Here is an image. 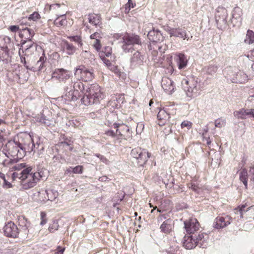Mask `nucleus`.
I'll list each match as a JSON object with an SVG mask.
<instances>
[{
    "mask_svg": "<svg viewBox=\"0 0 254 254\" xmlns=\"http://www.w3.org/2000/svg\"><path fill=\"white\" fill-rule=\"evenodd\" d=\"M185 228L189 234H194L199 228V224L196 219L190 218L184 222Z\"/></svg>",
    "mask_w": 254,
    "mask_h": 254,
    "instance_id": "nucleus-15",
    "label": "nucleus"
},
{
    "mask_svg": "<svg viewBox=\"0 0 254 254\" xmlns=\"http://www.w3.org/2000/svg\"><path fill=\"white\" fill-rule=\"evenodd\" d=\"M95 156L99 158L103 162L106 163L108 161L104 156L100 154H96Z\"/></svg>",
    "mask_w": 254,
    "mask_h": 254,
    "instance_id": "nucleus-63",
    "label": "nucleus"
},
{
    "mask_svg": "<svg viewBox=\"0 0 254 254\" xmlns=\"http://www.w3.org/2000/svg\"><path fill=\"white\" fill-rule=\"evenodd\" d=\"M81 55L82 57L85 59H88L90 61L95 60V56L90 51H83L81 52Z\"/></svg>",
    "mask_w": 254,
    "mask_h": 254,
    "instance_id": "nucleus-45",
    "label": "nucleus"
},
{
    "mask_svg": "<svg viewBox=\"0 0 254 254\" xmlns=\"http://www.w3.org/2000/svg\"><path fill=\"white\" fill-rule=\"evenodd\" d=\"M103 98L100 87L97 84H92L88 88L81 99V102L86 106L99 103Z\"/></svg>",
    "mask_w": 254,
    "mask_h": 254,
    "instance_id": "nucleus-2",
    "label": "nucleus"
},
{
    "mask_svg": "<svg viewBox=\"0 0 254 254\" xmlns=\"http://www.w3.org/2000/svg\"><path fill=\"white\" fill-rule=\"evenodd\" d=\"M65 249L64 248H62L60 246H58L57 247V254H63Z\"/></svg>",
    "mask_w": 254,
    "mask_h": 254,
    "instance_id": "nucleus-64",
    "label": "nucleus"
},
{
    "mask_svg": "<svg viewBox=\"0 0 254 254\" xmlns=\"http://www.w3.org/2000/svg\"><path fill=\"white\" fill-rule=\"evenodd\" d=\"M24 40L21 44V48L19 50V55L22 53H25V55L29 54L31 55L32 53L35 51L36 49L37 45L31 39H26Z\"/></svg>",
    "mask_w": 254,
    "mask_h": 254,
    "instance_id": "nucleus-13",
    "label": "nucleus"
},
{
    "mask_svg": "<svg viewBox=\"0 0 254 254\" xmlns=\"http://www.w3.org/2000/svg\"><path fill=\"white\" fill-rule=\"evenodd\" d=\"M3 150L6 151L5 154H8L16 159H21L24 156L20 154L21 148L18 143L17 138H14L13 140L8 141L5 145Z\"/></svg>",
    "mask_w": 254,
    "mask_h": 254,
    "instance_id": "nucleus-7",
    "label": "nucleus"
},
{
    "mask_svg": "<svg viewBox=\"0 0 254 254\" xmlns=\"http://www.w3.org/2000/svg\"><path fill=\"white\" fill-rule=\"evenodd\" d=\"M62 46L66 51V54L68 55H73L76 50L75 47L67 41H64L62 43Z\"/></svg>",
    "mask_w": 254,
    "mask_h": 254,
    "instance_id": "nucleus-37",
    "label": "nucleus"
},
{
    "mask_svg": "<svg viewBox=\"0 0 254 254\" xmlns=\"http://www.w3.org/2000/svg\"><path fill=\"white\" fill-rule=\"evenodd\" d=\"M73 88L74 91L77 92L76 96L77 99L78 97L81 96L80 92L84 95L86 91L84 90V85L81 81L77 80L76 81H73Z\"/></svg>",
    "mask_w": 254,
    "mask_h": 254,
    "instance_id": "nucleus-30",
    "label": "nucleus"
},
{
    "mask_svg": "<svg viewBox=\"0 0 254 254\" xmlns=\"http://www.w3.org/2000/svg\"><path fill=\"white\" fill-rule=\"evenodd\" d=\"M30 55V54H28V55H25V53L23 54L22 52H21V54L19 55V56L20 57L21 62L24 64V66L26 68H27V66L28 65H30V64H31V63H30V61L29 60V58H30V59H34V57H29Z\"/></svg>",
    "mask_w": 254,
    "mask_h": 254,
    "instance_id": "nucleus-40",
    "label": "nucleus"
},
{
    "mask_svg": "<svg viewBox=\"0 0 254 254\" xmlns=\"http://www.w3.org/2000/svg\"><path fill=\"white\" fill-rule=\"evenodd\" d=\"M35 120L36 122L41 124H44L49 126L51 125V121L44 114V112L40 113L36 116Z\"/></svg>",
    "mask_w": 254,
    "mask_h": 254,
    "instance_id": "nucleus-39",
    "label": "nucleus"
},
{
    "mask_svg": "<svg viewBox=\"0 0 254 254\" xmlns=\"http://www.w3.org/2000/svg\"><path fill=\"white\" fill-rule=\"evenodd\" d=\"M89 22L94 25H100L101 24V18L100 15L95 14L88 15Z\"/></svg>",
    "mask_w": 254,
    "mask_h": 254,
    "instance_id": "nucleus-38",
    "label": "nucleus"
},
{
    "mask_svg": "<svg viewBox=\"0 0 254 254\" xmlns=\"http://www.w3.org/2000/svg\"><path fill=\"white\" fill-rule=\"evenodd\" d=\"M72 171L73 174H82L83 172V167L82 166H77L75 167H72Z\"/></svg>",
    "mask_w": 254,
    "mask_h": 254,
    "instance_id": "nucleus-54",
    "label": "nucleus"
},
{
    "mask_svg": "<svg viewBox=\"0 0 254 254\" xmlns=\"http://www.w3.org/2000/svg\"><path fill=\"white\" fill-rule=\"evenodd\" d=\"M71 72L64 68H57L53 72L52 78L59 80L60 82L65 83L71 76Z\"/></svg>",
    "mask_w": 254,
    "mask_h": 254,
    "instance_id": "nucleus-12",
    "label": "nucleus"
},
{
    "mask_svg": "<svg viewBox=\"0 0 254 254\" xmlns=\"http://www.w3.org/2000/svg\"><path fill=\"white\" fill-rule=\"evenodd\" d=\"M67 38L70 40V41L74 42L80 47H81L83 45L82 40L80 36L75 35L73 36H68L67 37Z\"/></svg>",
    "mask_w": 254,
    "mask_h": 254,
    "instance_id": "nucleus-44",
    "label": "nucleus"
},
{
    "mask_svg": "<svg viewBox=\"0 0 254 254\" xmlns=\"http://www.w3.org/2000/svg\"><path fill=\"white\" fill-rule=\"evenodd\" d=\"M105 56L106 57H109L112 54V48L109 46H107L104 48V51Z\"/></svg>",
    "mask_w": 254,
    "mask_h": 254,
    "instance_id": "nucleus-56",
    "label": "nucleus"
},
{
    "mask_svg": "<svg viewBox=\"0 0 254 254\" xmlns=\"http://www.w3.org/2000/svg\"><path fill=\"white\" fill-rule=\"evenodd\" d=\"M25 167L24 163H20L13 165L11 169L12 171H16V172H20L21 170Z\"/></svg>",
    "mask_w": 254,
    "mask_h": 254,
    "instance_id": "nucleus-51",
    "label": "nucleus"
},
{
    "mask_svg": "<svg viewBox=\"0 0 254 254\" xmlns=\"http://www.w3.org/2000/svg\"><path fill=\"white\" fill-rule=\"evenodd\" d=\"M59 228L58 222L55 220L50 225L49 227V230L50 232L53 233L55 231L57 230Z\"/></svg>",
    "mask_w": 254,
    "mask_h": 254,
    "instance_id": "nucleus-47",
    "label": "nucleus"
},
{
    "mask_svg": "<svg viewBox=\"0 0 254 254\" xmlns=\"http://www.w3.org/2000/svg\"><path fill=\"white\" fill-rule=\"evenodd\" d=\"M31 171L32 169L28 167L20 172H15L12 175V178L13 180L20 179L22 189L28 190L34 187L43 178V173L42 171L33 173Z\"/></svg>",
    "mask_w": 254,
    "mask_h": 254,
    "instance_id": "nucleus-1",
    "label": "nucleus"
},
{
    "mask_svg": "<svg viewBox=\"0 0 254 254\" xmlns=\"http://www.w3.org/2000/svg\"><path fill=\"white\" fill-rule=\"evenodd\" d=\"M57 18L54 21V24L58 27H64L67 25V21L66 14L57 16Z\"/></svg>",
    "mask_w": 254,
    "mask_h": 254,
    "instance_id": "nucleus-35",
    "label": "nucleus"
},
{
    "mask_svg": "<svg viewBox=\"0 0 254 254\" xmlns=\"http://www.w3.org/2000/svg\"><path fill=\"white\" fill-rule=\"evenodd\" d=\"M123 42L127 43L132 46L141 45V41L139 36L135 34H127L123 37Z\"/></svg>",
    "mask_w": 254,
    "mask_h": 254,
    "instance_id": "nucleus-21",
    "label": "nucleus"
},
{
    "mask_svg": "<svg viewBox=\"0 0 254 254\" xmlns=\"http://www.w3.org/2000/svg\"><path fill=\"white\" fill-rule=\"evenodd\" d=\"M187 95L190 97L196 96L198 95L199 87L197 81L193 77H186L182 81Z\"/></svg>",
    "mask_w": 254,
    "mask_h": 254,
    "instance_id": "nucleus-5",
    "label": "nucleus"
},
{
    "mask_svg": "<svg viewBox=\"0 0 254 254\" xmlns=\"http://www.w3.org/2000/svg\"><path fill=\"white\" fill-rule=\"evenodd\" d=\"M23 33H20V36H22V35H25L27 37L25 38L26 39H31V38L34 35L35 33L33 29L28 28L27 27L24 28L23 29Z\"/></svg>",
    "mask_w": 254,
    "mask_h": 254,
    "instance_id": "nucleus-43",
    "label": "nucleus"
},
{
    "mask_svg": "<svg viewBox=\"0 0 254 254\" xmlns=\"http://www.w3.org/2000/svg\"><path fill=\"white\" fill-rule=\"evenodd\" d=\"M225 120L218 119L215 121V126L217 127L221 128L225 126Z\"/></svg>",
    "mask_w": 254,
    "mask_h": 254,
    "instance_id": "nucleus-52",
    "label": "nucleus"
},
{
    "mask_svg": "<svg viewBox=\"0 0 254 254\" xmlns=\"http://www.w3.org/2000/svg\"><path fill=\"white\" fill-rule=\"evenodd\" d=\"M234 116L238 119H246L247 117L254 119V109H242L234 112Z\"/></svg>",
    "mask_w": 254,
    "mask_h": 254,
    "instance_id": "nucleus-17",
    "label": "nucleus"
},
{
    "mask_svg": "<svg viewBox=\"0 0 254 254\" xmlns=\"http://www.w3.org/2000/svg\"><path fill=\"white\" fill-rule=\"evenodd\" d=\"M173 30L171 37L179 38L184 40L188 38V35L185 30L178 27L175 28Z\"/></svg>",
    "mask_w": 254,
    "mask_h": 254,
    "instance_id": "nucleus-33",
    "label": "nucleus"
},
{
    "mask_svg": "<svg viewBox=\"0 0 254 254\" xmlns=\"http://www.w3.org/2000/svg\"><path fill=\"white\" fill-rule=\"evenodd\" d=\"M18 143L19 145L21 150L20 154L24 156L26 153H31L34 151L35 145L33 142V139L31 136L26 134H22L18 135L17 137Z\"/></svg>",
    "mask_w": 254,
    "mask_h": 254,
    "instance_id": "nucleus-4",
    "label": "nucleus"
},
{
    "mask_svg": "<svg viewBox=\"0 0 254 254\" xmlns=\"http://www.w3.org/2000/svg\"><path fill=\"white\" fill-rule=\"evenodd\" d=\"M202 138H203V141H206V144L208 146H209L211 144V140H210V137H207L205 135H204V133H202Z\"/></svg>",
    "mask_w": 254,
    "mask_h": 254,
    "instance_id": "nucleus-59",
    "label": "nucleus"
},
{
    "mask_svg": "<svg viewBox=\"0 0 254 254\" xmlns=\"http://www.w3.org/2000/svg\"><path fill=\"white\" fill-rule=\"evenodd\" d=\"M162 87L168 94H171L174 90V82L168 77H164L162 80Z\"/></svg>",
    "mask_w": 254,
    "mask_h": 254,
    "instance_id": "nucleus-23",
    "label": "nucleus"
},
{
    "mask_svg": "<svg viewBox=\"0 0 254 254\" xmlns=\"http://www.w3.org/2000/svg\"><path fill=\"white\" fill-rule=\"evenodd\" d=\"M217 70V66L215 64L209 65L206 70V72L209 74L215 73Z\"/></svg>",
    "mask_w": 254,
    "mask_h": 254,
    "instance_id": "nucleus-49",
    "label": "nucleus"
},
{
    "mask_svg": "<svg viewBox=\"0 0 254 254\" xmlns=\"http://www.w3.org/2000/svg\"><path fill=\"white\" fill-rule=\"evenodd\" d=\"M170 118L169 114L167 112V108L160 109L157 115L158 125L160 126L164 125Z\"/></svg>",
    "mask_w": 254,
    "mask_h": 254,
    "instance_id": "nucleus-24",
    "label": "nucleus"
},
{
    "mask_svg": "<svg viewBox=\"0 0 254 254\" xmlns=\"http://www.w3.org/2000/svg\"><path fill=\"white\" fill-rule=\"evenodd\" d=\"M41 18L40 15L38 12L35 11L32 14H30L28 17L29 20H32L36 21Z\"/></svg>",
    "mask_w": 254,
    "mask_h": 254,
    "instance_id": "nucleus-48",
    "label": "nucleus"
},
{
    "mask_svg": "<svg viewBox=\"0 0 254 254\" xmlns=\"http://www.w3.org/2000/svg\"><path fill=\"white\" fill-rule=\"evenodd\" d=\"M174 227V223L172 219H167L165 220L160 227L161 232L165 234L170 233Z\"/></svg>",
    "mask_w": 254,
    "mask_h": 254,
    "instance_id": "nucleus-25",
    "label": "nucleus"
},
{
    "mask_svg": "<svg viewBox=\"0 0 254 254\" xmlns=\"http://www.w3.org/2000/svg\"><path fill=\"white\" fill-rule=\"evenodd\" d=\"M80 71L81 78L85 82L92 81L94 78V70L93 68H88L82 66L77 69L76 71Z\"/></svg>",
    "mask_w": 254,
    "mask_h": 254,
    "instance_id": "nucleus-16",
    "label": "nucleus"
},
{
    "mask_svg": "<svg viewBox=\"0 0 254 254\" xmlns=\"http://www.w3.org/2000/svg\"><path fill=\"white\" fill-rule=\"evenodd\" d=\"M175 59L180 69L184 68L186 67L188 63V60L187 57L184 54L180 53L176 55Z\"/></svg>",
    "mask_w": 254,
    "mask_h": 254,
    "instance_id": "nucleus-29",
    "label": "nucleus"
},
{
    "mask_svg": "<svg viewBox=\"0 0 254 254\" xmlns=\"http://www.w3.org/2000/svg\"><path fill=\"white\" fill-rule=\"evenodd\" d=\"M123 45L122 46V49L125 53H130L132 52V51L134 50L133 48V46L131 45L126 43V42H123Z\"/></svg>",
    "mask_w": 254,
    "mask_h": 254,
    "instance_id": "nucleus-46",
    "label": "nucleus"
},
{
    "mask_svg": "<svg viewBox=\"0 0 254 254\" xmlns=\"http://www.w3.org/2000/svg\"><path fill=\"white\" fill-rule=\"evenodd\" d=\"M3 181L4 182L3 184V186L4 187L6 188H10L12 187L11 184L8 181H7L5 179L3 180Z\"/></svg>",
    "mask_w": 254,
    "mask_h": 254,
    "instance_id": "nucleus-62",
    "label": "nucleus"
},
{
    "mask_svg": "<svg viewBox=\"0 0 254 254\" xmlns=\"http://www.w3.org/2000/svg\"><path fill=\"white\" fill-rule=\"evenodd\" d=\"M46 214L44 212H41V221L40 222V224L41 225H44L47 223V219H46Z\"/></svg>",
    "mask_w": 254,
    "mask_h": 254,
    "instance_id": "nucleus-58",
    "label": "nucleus"
},
{
    "mask_svg": "<svg viewBox=\"0 0 254 254\" xmlns=\"http://www.w3.org/2000/svg\"><path fill=\"white\" fill-rule=\"evenodd\" d=\"M18 225L20 227L19 232H22L24 235H28L29 230L28 228L30 226V223L27 221V219L23 216H19L18 218Z\"/></svg>",
    "mask_w": 254,
    "mask_h": 254,
    "instance_id": "nucleus-22",
    "label": "nucleus"
},
{
    "mask_svg": "<svg viewBox=\"0 0 254 254\" xmlns=\"http://www.w3.org/2000/svg\"><path fill=\"white\" fill-rule=\"evenodd\" d=\"M147 37L151 42L155 43L161 42L164 40V37L158 30L153 29L150 30L148 33Z\"/></svg>",
    "mask_w": 254,
    "mask_h": 254,
    "instance_id": "nucleus-19",
    "label": "nucleus"
},
{
    "mask_svg": "<svg viewBox=\"0 0 254 254\" xmlns=\"http://www.w3.org/2000/svg\"><path fill=\"white\" fill-rule=\"evenodd\" d=\"M253 206H249L247 203L242 204L238 206V208L235 209V213L240 215V218H243L244 214L247 211L250 210Z\"/></svg>",
    "mask_w": 254,
    "mask_h": 254,
    "instance_id": "nucleus-34",
    "label": "nucleus"
},
{
    "mask_svg": "<svg viewBox=\"0 0 254 254\" xmlns=\"http://www.w3.org/2000/svg\"><path fill=\"white\" fill-rule=\"evenodd\" d=\"M191 127V123L189 121H184L181 124L182 128L186 127L187 129H189Z\"/></svg>",
    "mask_w": 254,
    "mask_h": 254,
    "instance_id": "nucleus-57",
    "label": "nucleus"
},
{
    "mask_svg": "<svg viewBox=\"0 0 254 254\" xmlns=\"http://www.w3.org/2000/svg\"><path fill=\"white\" fill-rule=\"evenodd\" d=\"M41 194L44 195V198L42 200L53 201L57 197L58 193L57 191H54L53 190H41Z\"/></svg>",
    "mask_w": 254,
    "mask_h": 254,
    "instance_id": "nucleus-28",
    "label": "nucleus"
},
{
    "mask_svg": "<svg viewBox=\"0 0 254 254\" xmlns=\"http://www.w3.org/2000/svg\"><path fill=\"white\" fill-rule=\"evenodd\" d=\"M254 183V166L250 167L249 172L246 168L242 169L239 173V179L245 186V189L248 188V180Z\"/></svg>",
    "mask_w": 254,
    "mask_h": 254,
    "instance_id": "nucleus-11",
    "label": "nucleus"
},
{
    "mask_svg": "<svg viewBox=\"0 0 254 254\" xmlns=\"http://www.w3.org/2000/svg\"><path fill=\"white\" fill-rule=\"evenodd\" d=\"M215 17L217 28L221 30L225 29L227 26V9L222 6L218 7L215 10Z\"/></svg>",
    "mask_w": 254,
    "mask_h": 254,
    "instance_id": "nucleus-6",
    "label": "nucleus"
},
{
    "mask_svg": "<svg viewBox=\"0 0 254 254\" xmlns=\"http://www.w3.org/2000/svg\"><path fill=\"white\" fill-rule=\"evenodd\" d=\"M113 126L115 128H116V132H115L112 130H108L105 132V134L114 138L116 142L120 143L122 139L127 140L131 137V132L127 126L114 123Z\"/></svg>",
    "mask_w": 254,
    "mask_h": 254,
    "instance_id": "nucleus-3",
    "label": "nucleus"
},
{
    "mask_svg": "<svg viewBox=\"0 0 254 254\" xmlns=\"http://www.w3.org/2000/svg\"><path fill=\"white\" fill-rule=\"evenodd\" d=\"M46 60L47 58L43 54L39 58V60L35 62V64L31 63L30 65H28L27 66V69L34 71H40L42 69Z\"/></svg>",
    "mask_w": 254,
    "mask_h": 254,
    "instance_id": "nucleus-20",
    "label": "nucleus"
},
{
    "mask_svg": "<svg viewBox=\"0 0 254 254\" xmlns=\"http://www.w3.org/2000/svg\"><path fill=\"white\" fill-rule=\"evenodd\" d=\"M208 236L206 234L204 235L203 233L199 234L198 236H196V246L202 248H206L207 246L206 238Z\"/></svg>",
    "mask_w": 254,
    "mask_h": 254,
    "instance_id": "nucleus-31",
    "label": "nucleus"
},
{
    "mask_svg": "<svg viewBox=\"0 0 254 254\" xmlns=\"http://www.w3.org/2000/svg\"><path fill=\"white\" fill-rule=\"evenodd\" d=\"M102 60L104 63V64L111 70L114 71L116 73H118V68L116 66L113 65L110 61L107 59L106 58L103 57L102 58Z\"/></svg>",
    "mask_w": 254,
    "mask_h": 254,
    "instance_id": "nucleus-42",
    "label": "nucleus"
},
{
    "mask_svg": "<svg viewBox=\"0 0 254 254\" xmlns=\"http://www.w3.org/2000/svg\"><path fill=\"white\" fill-rule=\"evenodd\" d=\"M248 80V76L243 71H240L238 72L235 77L232 79V81L235 83H244Z\"/></svg>",
    "mask_w": 254,
    "mask_h": 254,
    "instance_id": "nucleus-32",
    "label": "nucleus"
},
{
    "mask_svg": "<svg viewBox=\"0 0 254 254\" xmlns=\"http://www.w3.org/2000/svg\"><path fill=\"white\" fill-rule=\"evenodd\" d=\"M63 88L64 91L63 97H64L65 100L67 101L77 100L76 96L77 92L74 90L72 81L64 83Z\"/></svg>",
    "mask_w": 254,
    "mask_h": 254,
    "instance_id": "nucleus-9",
    "label": "nucleus"
},
{
    "mask_svg": "<svg viewBox=\"0 0 254 254\" xmlns=\"http://www.w3.org/2000/svg\"><path fill=\"white\" fill-rule=\"evenodd\" d=\"M93 46L97 52L100 51L101 49L100 39L95 40L94 43L93 44Z\"/></svg>",
    "mask_w": 254,
    "mask_h": 254,
    "instance_id": "nucleus-55",
    "label": "nucleus"
},
{
    "mask_svg": "<svg viewBox=\"0 0 254 254\" xmlns=\"http://www.w3.org/2000/svg\"><path fill=\"white\" fill-rule=\"evenodd\" d=\"M233 218L229 216H218L214 220L213 227L216 229L223 228L229 225L232 221Z\"/></svg>",
    "mask_w": 254,
    "mask_h": 254,
    "instance_id": "nucleus-14",
    "label": "nucleus"
},
{
    "mask_svg": "<svg viewBox=\"0 0 254 254\" xmlns=\"http://www.w3.org/2000/svg\"><path fill=\"white\" fill-rule=\"evenodd\" d=\"M144 56L139 51L135 52L130 58V64L132 66L141 64L143 63Z\"/></svg>",
    "mask_w": 254,
    "mask_h": 254,
    "instance_id": "nucleus-27",
    "label": "nucleus"
},
{
    "mask_svg": "<svg viewBox=\"0 0 254 254\" xmlns=\"http://www.w3.org/2000/svg\"><path fill=\"white\" fill-rule=\"evenodd\" d=\"M175 28H172L169 26H167L165 28V30L168 33V34L170 35V36L171 37L172 36V33L173 31V30Z\"/></svg>",
    "mask_w": 254,
    "mask_h": 254,
    "instance_id": "nucleus-61",
    "label": "nucleus"
},
{
    "mask_svg": "<svg viewBox=\"0 0 254 254\" xmlns=\"http://www.w3.org/2000/svg\"><path fill=\"white\" fill-rule=\"evenodd\" d=\"M196 235H191L188 237H184V241L183 246L188 250L192 249L196 246V242L195 241Z\"/></svg>",
    "mask_w": 254,
    "mask_h": 254,
    "instance_id": "nucleus-26",
    "label": "nucleus"
},
{
    "mask_svg": "<svg viewBox=\"0 0 254 254\" xmlns=\"http://www.w3.org/2000/svg\"><path fill=\"white\" fill-rule=\"evenodd\" d=\"M66 6L64 4L54 3L49 6V10L52 13L56 16L66 14L65 8Z\"/></svg>",
    "mask_w": 254,
    "mask_h": 254,
    "instance_id": "nucleus-18",
    "label": "nucleus"
},
{
    "mask_svg": "<svg viewBox=\"0 0 254 254\" xmlns=\"http://www.w3.org/2000/svg\"><path fill=\"white\" fill-rule=\"evenodd\" d=\"M3 232L6 237L15 238L18 236L19 230L16 224L10 221L5 223Z\"/></svg>",
    "mask_w": 254,
    "mask_h": 254,
    "instance_id": "nucleus-10",
    "label": "nucleus"
},
{
    "mask_svg": "<svg viewBox=\"0 0 254 254\" xmlns=\"http://www.w3.org/2000/svg\"><path fill=\"white\" fill-rule=\"evenodd\" d=\"M131 155L136 160L139 166L143 165L150 156V154L145 149L139 147L132 149Z\"/></svg>",
    "mask_w": 254,
    "mask_h": 254,
    "instance_id": "nucleus-8",
    "label": "nucleus"
},
{
    "mask_svg": "<svg viewBox=\"0 0 254 254\" xmlns=\"http://www.w3.org/2000/svg\"><path fill=\"white\" fill-rule=\"evenodd\" d=\"M11 39L6 36H0V48L3 50H5L10 47Z\"/></svg>",
    "mask_w": 254,
    "mask_h": 254,
    "instance_id": "nucleus-36",
    "label": "nucleus"
},
{
    "mask_svg": "<svg viewBox=\"0 0 254 254\" xmlns=\"http://www.w3.org/2000/svg\"><path fill=\"white\" fill-rule=\"evenodd\" d=\"M90 38L91 39H94L95 40H99L101 38H102V35L101 33L98 32H96L90 35Z\"/></svg>",
    "mask_w": 254,
    "mask_h": 254,
    "instance_id": "nucleus-53",
    "label": "nucleus"
},
{
    "mask_svg": "<svg viewBox=\"0 0 254 254\" xmlns=\"http://www.w3.org/2000/svg\"><path fill=\"white\" fill-rule=\"evenodd\" d=\"M188 187L192 190L193 191L199 193L200 190V188L198 186V185L194 183H190L188 185Z\"/></svg>",
    "mask_w": 254,
    "mask_h": 254,
    "instance_id": "nucleus-50",
    "label": "nucleus"
},
{
    "mask_svg": "<svg viewBox=\"0 0 254 254\" xmlns=\"http://www.w3.org/2000/svg\"><path fill=\"white\" fill-rule=\"evenodd\" d=\"M19 29V26L17 25H11L8 28V29L12 32H16L18 31Z\"/></svg>",
    "mask_w": 254,
    "mask_h": 254,
    "instance_id": "nucleus-60",
    "label": "nucleus"
},
{
    "mask_svg": "<svg viewBox=\"0 0 254 254\" xmlns=\"http://www.w3.org/2000/svg\"><path fill=\"white\" fill-rule=\"evenodd\" d=\"M245 42L248 44H251L254 42V32L252 30H248L247 31Z\"/></svg>",
    "mask_w": 254,
    "mask_h": 254,
    "instance_id": "nucleus-41",
    "label": "nucleus"
}]
</instances>
